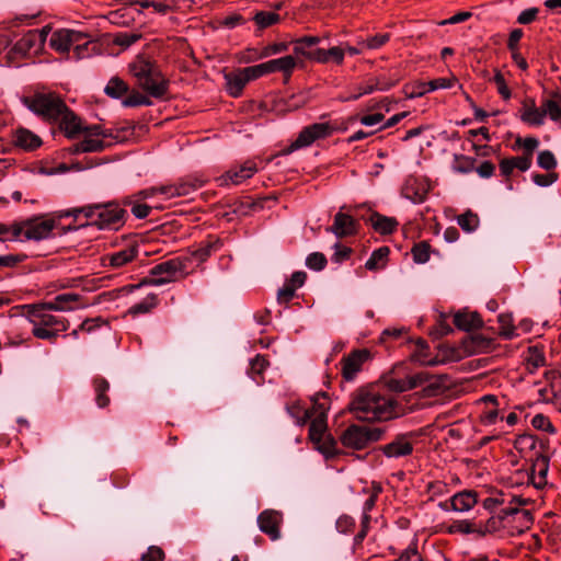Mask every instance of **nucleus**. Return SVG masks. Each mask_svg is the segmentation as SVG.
Here are the masks:
<instances>
[{
  "instance_id": "774afa93",
  "label": "nucleus",
  "mask_w": 561,
  "mask_h": 561,
  "mask_svg": "<svg viewBox=\"0 0 561 561\" xmlns=\"http://www.w3.org/2000/svg\"><path fill=\"white\" fill-rule=\"evenodd\" d=\"M396 561H423V559L415 547H409Z\"/></svg>"
},
{
  "instance_id": "a211bd4d",
  "label": "nucleus",
  "mask_w": 561,
  "mask_h": 561,
  "mask_svg": "<svg viewBox=\"0 0 561 561\" xmlns=\"http://www.w3.org/2000/svg\"><path fill=\"white\" fill-rule=\"evenodd\" d=\"M282 524L283 513L276 510H264L257 516L260 530L273 541L280 538Z\"/></svg>"
},
{
  "instance_id": "c03bdc74",
  "label": "nucleus",
  "mask_w": 561,
  "mask_h": 561,
  "mask_svg": "<svg viewBox=\"0 0 561 561\" xmlns=\"http://www.w3.org/2000/svg\"><path fill=\"white\" fill-rule=\"evenodd\" d=\"M221 243L219 240H209L205 244H202L198 249L193 252V256L198 262H204L211 255V253L219 250Z\"/></svg>"
},
{
  "instance_id": "7c9ffc66",
  "label": "nucleus",
  "mask_w": 561,
  "mask_h": 561,
  "mask_svg": "<svg viewBox=\"0 0 561 561\" xmlns=\"http://www.w3.org/2000/svg\"><path fill=\"white\" fill-rule=\"evenodd\" d=\"M369 222L373 228L381 234L392 233L399 225L396 218L382 216L378 213H373L370 215Z\"/></svg>"
},
{
  "instance_id": "69168bd1",
  "label": "nucleus",
  "mask_w": 561,
  "mask_h": 561,
  "mask_svg": "<svg viewBox=\"0 0 561 561\" xmlns=\"http://www.w3.org/2000/svg\"><path fill=\"white\" fill-rule=\"evenodd\" d=\"M267 360L264 356L256 355L251 362H250V373L252 377L254 378V375H261L264 369L267 366Z\"/></svg>"
},
{
  "instance_id": "c9c22d12",
  "label": "nucleus",
  "mask_w": 561,
  "mask_h": 561,
  "mask_svg": "<svg viewBox=\"0 0 561 561\" xmlns=\"http://www.w3.org/2000/svg\"><path fill=\"white\" fill-rule=\"evenodd\" d=\"M390 250L388 247H380L373 251L371 255L365 263V267L369 271L382 268L388 260Z\"/></svg>"
},
{
  "instance_id": "a19ab883",
  "label": "nucleus",
  "mask_w": 561,
  "mask_h": 561,
  "mask_svg": "<svg viewBox=\"0 0 561 561\" xmlns=\"http://www.w3.org/2000/svg\"><path fill=\"white\" fill-rule=\"evenodd\" d=\"M457 224L466 232H473L480 224L479 217L472 210H467L457 217Z\"/></svg>"
},
{
  "instance_id": "09e8293b",
  "label": "nucleus",
  "mask_w": 561,
  "mask_h": 561,
  "mask_svg": "<svg viewBox=\"0 0 561 561\" xmlns=\"http://www.w3.org/2000/svg\"><path fill=\"white\" fill-rule=\"evenodd\" d=\"M499 323H500V328H501V331H500V334L501 336H503L504 339H507V340H511L514 337L515 333V328L513 325V318L511 314H500L499 316Z\"/></svg>"
},
{
  "instance_id": "72a5a7b5",
  "label": "nucleus",
  "mask_w": 561,
  "mask_h": 561,
  "mask_svg": "<svg viewBox=\"0 0 561 561\" xmlns=\"http://www.w3.org/2000/svg\"><path fill=\"white\" fill-rule=\"evenodd\" d=\"M506 503L508 504V506L512 505L513 503H517L518 505H525L527 503V500L522 496L501 493L496 496L485 499L483 502V506L486 510H492L497 505H503Z\"/></svg>"
},
{
  "instance_id": "338daca9",
  "label": "nucleus",
  "mask_w": 561,
  "mask_h": 561,
  "mask_svg": "<svg viewBox=\"0 0 561 561\" xmlns=\"http://www.w3.org/2000/svg\"><path fill=\"white\" fill-rule=\"evenodd\" d=\"M164 552L160 547L151 546L147 552L142 554V561H163Z\"/></svg>"
},
{
  "instance_id": "58836bf2",
  "label": "nucleus",
  "mask_w": 561,
  "mask_h": 561,
  "mask_svg": "<svg viewBox=\"0 0 561 561\" xmlns=\"http://www.w3.org/2000/svg\"><path fill=\"white\" fill-rule=\"evenodd\" d=\"M22 228L20 221H14L11 225L0 222V242L20 240L22 237Z\"/></svg>"
},
{
  "instance_id": "cd10ccee",
  "label": "nucleus",
  "mask_w": 561,
  "mask_h": 561,
  "mask_svg": "<svg viewBox=\"0 0 561 561\" xmlns=\"http://www.w3.org/2000/svg\"><path fill=\"white\" fill-rule=\"evenodd\" d=\"M138 255V248L136 245H129L123 250L108 254L106 260L108 265L118 268L122 267L136 259Z\"/></svg>"
},
{
  "instance_id": "13d9d810",
  "label": "nucleus",
  "mask_w": 561,
  "mask_h": 561,
  "mask_svg": "<svg viewBox=\"0 0 561 561\" xmlns=\"http://www.w3.org/2000/svg\"><path fill=\"white\" fill-rule=\"evenodd\" d=\"M242 70L249 82L267 75L264 62L242 68Z\"/></svg>"
},
{
  "instance_id": "f704fd0d",
  "label": "nucleus",
  "mask_w": 561,
  "mask_h": 561,
  "mask_svg": "<svg viewBox=\"0 0 561 561\" xmlns=\"http://www.w3.org/2000/svg\"><path fill=\"white\" fill-rule=\"evenodd\" d=\"M327 432V415L312 416L309 426V437L314 444H320Z\"/></svg>"
},
{
  "instance_id": "5701e85b",
  "label": "nucleus",
  "mask_w": 561,
  "mask_h": 561,
  "mask_svg": "<svg viewBox=\"0 0 561 561\" xmlns=\"http://www.w3.org/2000/svg\"><path fill=\"white\" fill-rule=\"evenodd\" d=\"M57 121H59L60 129L70 139L77 137L83 130L81 119L67 106L66 111L60 114Z\"/></svg>"
},
{
  "instance_id": "e2e57ef3",
  "label": "nucleus",
  "mask_w": 561,
  "mask_h": 561,
  "mask_svg": "<svg viewBox=\"0 0 561 561\" xmlns=\"http://www.w3.org/2000/svg\"><path fill=\"white\" fill-rule=\"evenodd\" d=\"M494 83L496 84L499 94L504 99L508 100L511 98V90L508 89L504 76L501 71H496L493 78Z\"/></svg>"
},
{
  "instance_id": "c756f323",
  "label": "nucleus",
  "mask_w": 561,
  "mask_h": 561,
  "mask_svg": "<svg viewBox=\"0 0 561 561\" xmlns=\"http://www.w3.org/2000/svg\"><path fill=\"white\" fill-rule=\"evenodd\" d=\"M454 324L463 331H470L482 327V319L478 312H458L454 317Z\"/></svg>"
},
{
  "instance_id": "e433bc0d",
  "label": "nucleus",
  "mask_w": 561,
  "mask_h": 561,
  "mask_svg": "<svg viewBox=\"0 0 561 561\" xmlns=\"http://www.w3.org/2000/svg\"><path fill=\"white\" fill-rule=\"evenodd\" d=\"M158 295L149 294L141 301L133 305L127 312L131 316L149 313L152 309H154L158 306Z\"/></svg>"
},
{
  "instance_id": "20e7f679",
  "label": "nucleus",
  "mask_w": 561,
  "mask_h": 561,
  "mask_svg": "<svg viewBox=\"0 0 561 561\" xmlns=\"http://www.w3.org/2000/svg\"><path fill=\"white\" fill-rule=\"evenodd\" d=\"M92 41L88 34L69 28H60L53 32L49 46L59 54H67L72 48L77 59L90 55L89 46Z\"/></svg>"
},
{
  "instance_id": "473e14b6",
  "label": "nucleus",
  "mask_w": 561,
  "mask_h": 561,
  "mask_svg": "<svg viewBox=\"0 0 561 561\" xmlns=\"http://www.w3.org/2000/svg\"><path fill=\"white\" fill-rule=\"evenodd\" d=\"M92 383L98 407L101 409L107 407L110 404V382L103 377H95Z\"/></svg>"
},
{
  "instance_id": "bf43d9fd",
  "label": "nucleus",
  "mask_w": 561,
  "mask_h": 561,
  "mask_svg": "<svg viewBox=\"0 0 561 561\" xmlns=\"http://www.w3.org/2000/svg\"><path fill=\"white\" fill-rule=\"evenodd\" d=\"M84 133L95 136L99 138H103L104 140H111L113 138V131L111 129H105L101 125H91L88 127H83Z\"/></svg>"
},
{
  "instance_id": "4d7b16f0",
  "label": "nucleus",
  "mask_w": 561,
  "mask_h": 561,
  "mask_svg": "<svg viewBox=\"0 0 561 561\" xmlns=\"http://www.w3.org/2000/svg\"><path fill=\"white\" fill-rule=\"evenodd\" d=\"M306 265L314 271H321L327 265V259L324 254L320 252H313L307 256Z\"/></svg>"
},
{
  "instance_id": "4468645a",
  "label": "nucleus",
  "mask_w": 561,
  "mask_h": 561,
  "mask_svg": "<svg viewBox=\"0 0 561 561\" xmlns=\"http://www.w3.org/2000/svg\"><path fill=\"white\" fill-rule=\"evenodd\" d=\"M519 506L517 503H513L502 508L500 518L505 523V526L512 525L516 533L522 534L530 528L534 519L530 511L522 510Z\"/></svg>"
},
{
  "instance_id": "49530a36",
  "label": "nucleus",
  "mask_w": 561,
  "mask_h": 561,
  "mask_svg": "<svg viewBox=\"0 0 561 561\" xmlns=\"http://www.w3.org/2000/svg\"><path fill=\"white\" fill-rule=\"evenodd\" d=\"M312 409L311 417L312 416H322L327 415V411L329 409V398L324 392H319L312 398Z\"/></svg>"
},
{
  "instance_id": "f03ea898",
  "label": "nucleus",
  "mask_w": 561,
  "mask_h": 561,
  "mask_svg": "<svg viewBox=\"0 0 561 561\" xmlns=\"http://www.w3.org/2000/svg\"><path fill=\"white\" fill-rule=\"evenodd\" d=\"M59 217H72L75 220L83 217L87 221L81 224V226H95L99 229L118 230L125 224L126 211L115 203L90 204L61 210Z\"/></svg>"
},
{
  "instance_id": "0e129e2a",
  "label": "nucleus",
  "mask_w": 561,
  "mask_h": 561,
  "mask_svg": "<svg viewBox=\"0 0 561 561\" xmlns=\"http://www.w3.org/2000/svg\"><path fill=\"white\" fill-rule=\"evenodd\" d=\"M180 3V0H152L151 5L156 12L164 14Z\"/></svg>"
},
{
  "instance_id": "dca6fc26",
  "label": "nucleus",
  "mask_w": 561,
  "mask_h": 561,
  "mask_svg": "<svg viewBox=\"0 0 561 561\" xmlns=\"http://www.w3.org/2000/svg\"><path fill=\"white\" fill-rule=\"evenodd\" d=\"M370 358L369 351L355 350L341 359V374L344 380L353 381L363 366Z\"/></svg>"
},
{
  "instance_id": "5fc2aeb1",
  "label": "nucleus",
  "mask_w": 561,
  "mask_h": 561,
  "mask_svg": "<svg viewBox=\"0 0 561 561\" xmlns=\"http://www.w3.org/2000/svg\"><path fill=\"white\" fill-rule=\"evenodd\" d=\"M537 163L540 168L550 171L557 167L554 154L550 150H543L538 153Z\"/></svg>"
},
{
  "instance_id": "680f3d73",
  "label": "nucleus",
  "mask_w": 561,
  "mask_h": 561,
  "mask_svg": "<svg viewBox=\"0 0 561 561\" xmlns=\"http://www.w3.org/2000/svg\"><path fill=\"white\" fill-rule=\"evenodd\" d=\"M393 84L394 83H386L382 82L380 79H375L368 82L364 88H359L360 94H369L376 90L386 91L393 87Z\"/></svg>"
},
{
  "instance_id": "a18cd8bd",
  "label": "nucleus",
  "mask_w": 561,
  "mask_h": 561,
  "mask_svg": "<svg viewBox=\"0 0 561 561\" xmlns=\"http://www.w3.org/2000/svg\"><path fill=\"white\" fill-rule=\"evenodd\" d=\"M451 169L458 173H469L474 169V159L463 154H455Z\"/></svg>"
},
{
  "instance_id": "3c124183",
  "label": "nucleus",
  "mask_w": 561,
  "mask_h": 561,
  "mask_svg": "<svg viewBox=\"0 0 561 561\" xmlns=\"http://www.w3.org/2000/svg\"><path fill=\"white\" fill-rule=\"evenodd\" d=\"M390 39V35L388 33L377 34L371 37H368L365 41L358 42V45H362L366 49H378L388 43Z\"/></svg>"
},
{
  "instance_id": "9d476101",
  "label": "nucleus",
  "mask_w": 561,
  "mask_h": 561,
  "mask_svg": "<svg viewBox=\"0 0 561 561\" xmlns=\"http://www.w3.org/2000/svg\"><path fill=\"white\" fill-rule=\"evenodd\" d=\"M27 320L32 325H43L58 331H66L69 328V321L64 317L54 316L51 310L44 304L25 306Z\"/></svg>"
},
{
  "instance_id": "6ab92c4d",
  "label": "nucleus",
  "mask_w": 561,
  "mask_h": 561,
  "mask_svg": "<svg viewBox=\"0 0 561 561\" xmlns=\"http://www.w3.org/2000/svg\"><path fill=\"white\" fill-rule=\"evenodd\" d=\"M48 32L47 27L28 31L15 43L14 50L22 55L36 53L45 43Z\"/></svg>"
},
{
  "instance_id": "2eb2a0df",
  "label": "nucleus",
  "mask_w": 561,
  "mask_h": 561,
  "mask_svg": "<svg viewBox=\"0 0 561 561\" xmlns=\"http://www.w3.org/2000/svg\"><path fill=\"white\" fill-rule=\"evenodd\" d=\"M22 228V237L25 240H44L50 237L56 222L54 219H43V218H31L26 220L20 221Z\"/></svg>"
},
{
  "instance_id": "1a4fd4ad",
  "label": "nucleus",
  "mask_w": 561,
  "mask_h": 561,
  "mask_svg": "<svg viewBox=\"0 0 561 561\" xmlns=\"http://www.w3.org/2000/svg\"><path fill=\"white\" fill-rule=\"evenodd\" d=\"M383 431L379 428H367L359 425L348 426L341 435L342 444L347 448L363 449L370 442H377L381 438Z\"/></svg>"
},
{
  "instance_id": "4be33fe9",
  "label": "nucleus",
  "mask_w": 561,
  "mask_h": 561,
  "mask_svg": "<svg viewBox=\"0 0 561 561\" xmlns=\"http://www.w3.org/2000/svg\"><path fill=\"white\" fill-rule=\"evenodd\" d=\"M264 64L267 75L280 72L285 80H288L297 67V59L293 55H287L276 59H271Z\"/></svg>"
},
{
  "instance_id": "864d4df0",
  "label": "nucleus",
  "mask_w": 561,
  "mask_h": 561,
  "mask_svg": "<svg viewBox=\"0 0 561 561\" xmlns=\"http://www.w3.org/2000/svg\"><path fill=\"white\" fill-rule=\"evenodd\" d=\"M32 333L37 339L54 341L59 336L61 331L45 328L43 325H33Z\"/></svg>"
},
{
  "instance_id": "c85d7f7f",
  "label": "nucleus",
  "mask_w": 561,
  "mask_h": 561,
  "mask_svg": "<svg viewBox=\"0 0 561 561\" xmlns=\"http://www.w3.org/2000/svg\"><path fill=\"white\" fill-rule=\"evenodd\" d=\"M225 80L227 91L233 98H238L249 82L242 69L225 75Z\"/></svg>"
},
{
  "instance_id": "7ed1b4c3",
  "label": "nucleus",
  "mask_w": 561,
  "mask_h": 561,
  "mask_svg": "<svg viewBox=\"0 0 561 561\" xmlns=\"http://www.w3.org/2000/svg\"><path fill=\"white\" fill-rule=\"evenodd\" d=\"M129 71L149 96L163 99L168 94L170 81L156 61L139 56L129 65Z\"/></svg>"
},
{
  "instance_id": "603ef678",
  "label": "nucleus",
  "mask_w": 561,
  "mask_h": 561,
  "mask_svg": "<svg viewBox=\"0 0 561 561\" xmlns=\"http://www.w3.org/2000/svg\"><path fill=\"white\" fill-rule=\"evenodd\" d=\"M151 104H152V102L150 101V99L147 95H144L139 92H131L123 101V105L127 106V107L141 106V105L149 106Z\"/></svg>"
},
{
  "instance_id": "412c9836",
  "label": "nucleus",
  "mask_w": 561,
  "mask_h": 561,
  "mask_svg": "<svg viewBox=\"0 0 561 561\" xmlns=\"http://www.w3.org/2000/svg\"><path fill=\"white\" fill-rule=\"evenodd\" d=\"M357 221L351 215L339 211L334 216L333 225L327 228V231L337 238H345L354 236L357 232Z\"/></svg>"
},
{
  "instance_id": "f3484780",
  "label": "nucleus",
  "mask_w": 561,
  "mask_h": 561,
  "mask_svg": "<svg viewBox=\"0 0 561 561\" xmlns=\"http://www.w3.org/2000/svg\"><path fill=\"white\" fill-rule=\"evenodd\" d=\"M293 51L296 56H304L310 60H313V61H317L320 64H327L330 60H333L337 65H341L344 60V55H345V50L337 46L331 47L328 50L318 48L316 50L309 51V50H304L301 45H299V46H294Z\"/></svg>"
},
{
  "instance_id": "ddd939ff",
  "label": "nucleus",
  "mask_w": 561,
  "mask_h": 561,
  "mask_svg": "<svg viewBox=\"0 0 561 561\" xmlns=\"http://www.w3.org/2000/svg\"><path fill=\"white\" fill-rule=\"evenodd\" d=\"M388 386L391 390L397 392H404L423 387L424 389L431 390V393H435V390L438 388V382L437 379L430 376L427 373L421 371L405 378H391L388 381Z\"/></svg>"
},
{
  "instance_id": "de8ad7c7",
  "label": "nucleus",
  "mask_w": 561,
  "mask_h": 561,
  "mask_svg": "<svg viewBox=\"0 0 561 561\" xmlns=\"http://www.w3.org/2000/svg\"><path fill=\"white\" fill-rule=\"evenodd\" d=\"M431 247L426 241L419 242L412 248V256L415 263L423 264L430 260Z\"/></svg>"
},
{
  "instance_id": "423d86ee",
  "label": "nucleus",
  "mask_w": 561,
  "mask_h": 561,
  "mask_svg": "<svg viewBox=\"0 0 561 561\" xmlns=\"http://www.w3.org/2000/svg\"><path fill=\"white\" fill-rule=\"evenodd\" d=\"M185 261L180 257H174L154 265L150 270V275L153 277L144 278L139 284L131 285L130 290L137 289L144 285L161 286L171 283L185 273Z\"/></svg>"
},
{
  "instance_id": "a878e982",
  "label": "nucleus",
  "mask_w": 561,
  "mask_h": 561,
  "mask_svg": "<svg viewBox=\"0 0 561 561\" xmlns=\"http://www.w3.org/2000/svg\"><path fill=\"white\" fill-rule=\"evenodd\" d=\"M13 144L25 151H32L39 148L43 141L41 137L33 131L21 127L13 134Z\"/></svg>"
},
{
  "instance_id": "aec40b11",
  "label": "nucleus",
  "mask_w": 561,
  "mask_h": 561,
  "mask_svg": "<svg viewBox=\"0 0 561 561\" xmlns=\"http://www.w3.org/2000/svg\"><path fill=\"white\" fill-rule=\"evenodd\" d=\"M257 172L254 161L248 160L240 167L231 168L219 178L220 185H239Z\"/></svg>"
},
{
  "instance_id": "b1692460",
  "label": "nucleus",
  "mask_w": 561,
  "mask_h": 561,
  "mask_svg": "<svg viewBox=\"0 0 561 561\" xmlns=\"http://www.w3.org/2000/svg\"><path fill=\"white\" fill-rule=\"evenodd\" d=\"M81 297L78 294L73 293H65L57 295L54 300L49 302H45V306L48 310L55 311H72L77 308L84 307V305H79Z\"/></svg>"
},
{
  "instance_id": "bb28decb",
  "label": "nucleus",
  "mask_w": 561,
  "mask_h": 561,
  "mask_svg": "<svg viewBox=\"0 0 561 561\" xmlns=\"http://www.w3.org/2000/svg\"><path fill=\"white\" fill-rule=\"evenodd\" d=\"M477 502V492L465 490L456 493L450 499V506L453 511L463 513L470 511Z\"/></svg>"
},
{
  "instance_id": "393cba45",
  "label": "nucleus",
  "mask_w": 561,
  "mask_h": 561,
  "mask_svg": "<svg viewBox=\"0 0 561 561\" xmlns=\"http://www.w3.org/2000/svg\"><path fill=\"white\" fill-rule=\"evenodd\" d=\"M111 144H112L111 140H104L103 138L91 136V135L84 133V138L71 147V152L72 153L99 152V151L104 150Z\"/></svg>"
},
{
  "instance_id": "6e6552de",
  "label": "nucleus",
  "mask_w": 561,
  "mask_h": 561,
  "mask_svg": "<svg viewBox=\"0 0 561 561\" xmlns=\"http://www.w3.org/2000/svg\"><path fill=\"white\" fill-rule=\"evenodd\" d=\"M336 126L330 122H320L308 125L301 129L296 140L284 150V153H290L297 149L308 147L317 140L329 138L336 131Z\"/></svg>"
},
{
  "instance_id": "2f4dec72",
  "label": "nucleus",
  "mask_w": 561,
  "mask_h": 561,
  "mask_svg": "<svg viewBox=\"0 0 561 561\" xmlns=\"http://www.w3.org/2000/svg\"><path fill=\"white\" fill-rule=\"evenodd\" d=\"M548 459L546 457H539L536 459L533 471H531V483L535 488L540 489L547 483V472H548Z\"/></svg>"
},
{
  "instance_id": "f8f14e48",
  "label": "nucleus",
  "mask_w": 561,
  "mask_h": 561,
  "mask_svg": "<svg viewBox=\"0 0 561 561\" xmlns=\"http://www.w3.org/2000/svg\"><path fill=\"white\" fill-rule=\"evenodd\" d=\"M415 437L412 432L398 434L389 443L380 445L377 450L388 459L409 457L414 450Z\"/></svg>"
},
{
  "instance_id": "6e6d98bb",
  "label": "nucleus",
  "mask_w": 561,
  "mask_h": 561,
  "mask_svg": "<svg viewBox=\"0 0 561 561\" xmlns=\"http://www.w3.org/2000/svg\"><path fill=\"white\" fill-rule=\"evenodd\" d=\"M419 345H420V350L416 353H414L412 356V358L415 362L420 363L421 365H425V366H435L439 363L437 359L427 358V356L425 354V350H427L428 346L425 341L421 340L419 342Z\"/></svg>"
},
{
  "instance_id": "79ce46f5",
  "label": "nucleus",
  "mask_w": 561,
  "mask_h": 561,
  "mask_svg": "<svg viewBox=\"0 0 561 561\" xmlns=\"http://www.w3.org/2000/svg\"><path fill=\"white\" fill-rule=\"evenodd\" d=\"M286 410L298 425H304L308 420L311 419L310 410L305 409L299 402L288 404Z\"/></svg>"
},
{
  "instance_id": "0eeeda50",
  "label": "nucleus",
  "mask_w": 561,
  "mask_h": 561,
  "mask_svg": "<svg viewBox=\"0 0 561 561\" xmlns=\"http://www.w3.org/2000/svg\"><path fill=\"white\" fill-rule=\"evenodd\" d=\"M205 182L206 180L201 176H187L185 179H181L179 182L174 184L147 188L142 191L140 194L142 195L144 198H149L156 194H161L165 196V198L171 199L191 194L192 192L202 187L205 184Z\"/></svg>"
},
{
  "instance_id": "39448f33",
  "label": "nucleus",
  "mask_w": 561,
  "mask_h": 561,
  "mask_svg": "<svg viewBox=\"0 0 561 561\" xmlns=\"http://www.w3.org/2000/svg\"><path fill=\"white\" fill-rule=\"evenodd\" d=\"M23 102L30 111L49 122H56L66 111L65 102L56 93H35Z\"/></svg>"
},
{
  "instance_id": "37998d69",
  "label": "nucleus",
  "mask_w": 561,
  "mask_h": 561,
  "mask_svg": "<svg viewBox=\"0 0 561 561\" xmlns=\"http://www.w3.org/2000/svg\"><path fill=\"white\" fill-rule=\"evenodd\" d=\"M253 21L260 28H266L280 22V15L272 11H260L253 16Z\"/></svg>"
},
{
  "instance_id": "9b49d317",
  "label": "nucleus",
  "mask_w": 561,
  "mask_h": 561,
  "mask_svg": "<svg viewBox=\"0 0 561 561\" xmlns=\"http://www.w3.org/2000/svg\"><path fill=\"white\" fill-rule=\"evenodd\" d=\"M558 115L559 102L554 99H549L545 100L540 107H536L534 103L529 106L525 105L520 118L526 124L541 126L545 123L546 116L557 122Z\"/></svg>"
},
{
  "instance_id": "ea45409f",
  "label": "nucleus",
  "mask_w": 561,
  "mask_h": 561,
  "mask_svg": "<svg viewBox=\"0 0 561 561\" xmlns=\"http://www.w3.org/2000/svg\"><path fill=\"white\" fill-rule=\"evenodd\" d=\"M104 92L113 99H119L128 92V84L121 78L113 77L105 85Z\"/></svg>"
},
{
  "instance_id": "8fccbe9b",
  "label": "nucleus",
  "mask_w": 561,
  "mask_h": 561,
  "mask_svg": "<svg viewBox=\"0 0 561 561\" xmlns=\"http://www.w3.org/2000/svg\"><path fill=\"white\" fill-rule=\"evenodd\" d=\"M478 531L476 525L469 520H456L447 528L448 534H472Z\"/></svg>"
},
{
  "instance_id": "f257e3e1",
  "label": "nucleus",
  "mask_w": 561,
  "mask_h": 561,
  "mask_svg": "<svg viewBox=\"0 0 561 561\" xmlns=\"http://www.w3.org/2000/svg\"><path fill=\"white\" fill-rule=\"evenodd\" d=\"M348 410L356 419L366 422L389 421L402 413L393 397L376 388L358 389L352 397Z\"/></svg>"
},
{
  "instance_id": "052dcab7",
  "label": "nucleus",
  "mask_w": 561,
  "mask_h": 561,
  "mask_svg": "<svg viewBox=\"0 0 561 561\" xmlns=\"http://www.w3.org/2000/svg\"><path fill=\"white\" fill-rule=\"evenodd\" d=\"M531 425L537 430L554 433V427L551 424L549 417L543 414H536L531 420Z\"/></svg>"
},
{
  "instance_id": "4c0bfd02",
  "label": "nucleus",
  "mask_w": 561,
  "mask_h": 561,
  "mask_svg": "<svg viewBox=\"0 0 561 561\" xmlns=\"http://www.w3.org/2000/svg\"><path fill=\"white\" fill-rule=\"evenodd\" d=\"M455 79H447V78H437L434 80H431L428 82L422 83L419 87V91H416L413 96H422L425 93L438 90V89H449L454 85Z\"/></svg>"
}]
</instances>
